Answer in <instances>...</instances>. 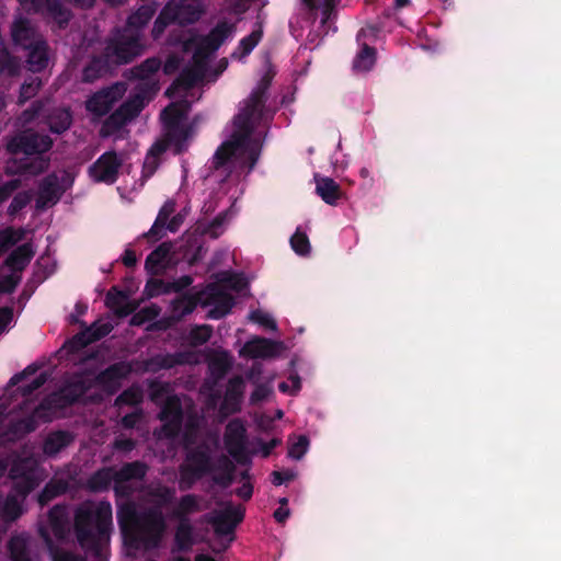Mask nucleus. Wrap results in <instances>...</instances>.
<instances>
[{"label": "nucleus", "instance_id": "obj_1", "mask_svg": "<svg viewBox=\"0 0 561 561\" xmlns=\"http://www.w3.org/2000/svg\"><path fill=\"white\" fill-rule=\"evenodd\" d=\"M236 32L234 23L219 22L207 35L197 36L191 32L181 41L183 60L187 59L178 80L167 91L172 103L162 114L164 139L157 141L147 153L144 161V176L153 174L159 164V154L167 149L174 153L183 151L193 137V126L187 121L190 105L199 99L197 84L203 81H213L218 72L213 73L210 61L219 47Z\"/></svg>", "mask_w": 561, "mask_h": 561}, {"label": "nucleus", "instance_id": "obj_2", "mask_svg": "<svg viewBox=\"0 0 561 561\" xmlns=\"http://www.w3.org/2000/svg\"><path fill=\"white\" fill-rule=\"evenodd\" d=\"M267 84L268 80L264 79L251 93L236 116L228 139L215 154L216 173L214 176L219 179L225 175L219 191L227 197L229 208L207 225L198 222L196 230H201L202 233L209 234L211 238L219 237L236 216L234 203L242 194L241 180L251 172L259 159L264 125L272 116L264 105Z\"/></svg>", "mask_w": 561, "mask_h": 561}, {"label": "nucleus", "instance_id": "obj_3", "mask_svg": "<svg viewBox=\"0 0 561 561\" xmlns=\"http://www.w3.org/2000/svg\"><path fill=\"white\" fill-rule=\"evenodd\" d=\"M83 366L87 369L84 374L76 376L60 392L54 393L38 407L35 408L31 402H25L21 407V413L32 411L30 416L18 420L13 413L4 415L0 412V444L33 431L39 422H48L61 416L62 409L81 397L94 400L112 394L131 370L128 364L119 363L98 374L101 364L95 355L87 357Z\"/></svg>", "mask_w": 561, "mask_h": 561}, {"label": "nucleus", "instance_id": "obj_4", "mask_svg": "<svg viewBox=\"0 0 561 561\" xmlns=\"http://www.w3.org/2000/svg\"><path fill=\"white\" fill-rule=\"evenodd\" d=\"M190 408L188 399L168 397L160 413L163 422L160 435L176 438L181 432V440L186 449V459L180 477L182 489L190 488L203 474L210 471V445L218 447L217 435H209L203 431L204 419L193 416L188 411L183 413L182 409Z\"/></svg>", "mask_w": 561, "mask_h": 561}, {"label": "nucleus", "instance_id": "obj_5", "mask_svg": "<svg viewBox=\"0 0 561 561\" xmlns=\"http://www.w3.org/2000/svg\"><path fill=\"white\" fill-rule=\"evenodd\" d=\"M156 12L152 5H144L128 19L127 26L110 42L106 47V62L101 59L93 60L83 70V79L92 81L107 70V64H126L140 55L144 45L140 41L139 30L145 26Z\"/></svg>", "mask_w": 561, "mask_h": 561}, {"label": "nucleus", "instance_id": "obj_6", "mask_svg": "<svg viewBox=\"0 0 561 561\" xmlns=\"http://www.w3.org/2000/svg\"><path fill=\"white\" fill-rule=\"evenodd\" d=\"M248 293V282L239 274L230 272L221 273L217 283L207 287L199 294H185L173 302L174 316L180 318L192 312L197 305L213 306L209 317L218 319L227 314L233 306L236 296H243Z\"/></svg>", "mask_w": 561, "mask_h": 561}, {"label": "nucleus", "instance_id": "obj_7", "mask_svg": "<svg viewBox=\"0 0 561 561\" xmlns=\"http://www.w3.org/2000/svg\"><path fill=\"white\" fill-rule=\"evenodd\" d=\"M160 66L159 59L149 58L141 66L133 70L134 77L139 81L137 87L139 91L106 119L101 129L103 137H124L126 131L125 125L139 114L146 102L158 91L156 75Z\"/></svg>", "mask_w": 561, "mask_h": 561}, {"label": "nucleus", "instance_id": "obj_8", "mask_svg": "<svg viewBox=\"0 0 561 561\" xmlns=\"http://www.w3.org/2000/svg\"><path fill=\"white\" fill-rule=\"evenodd\" d=\"M118 519L124 543L130 549H152L159 546L167 529L159 508L137 514L130 506L119 510Z\"/></svg>", "mask_w": 561, "mask_h": 561}, {"label": "nucleus", "instance_id": "obj_9", "mask_svg": "<svg viewBox=\"0 0 561 561\" xmlns=\"http://www.w3.org/2000/svg\"><path fill=\"white\" fill-rule=\"evenodd\" d=\"M51 147L47 136L24 133L14 137L8 145L12 158L7 163V171L13 174L36 175L48 168V160L43 153Z\"/></svg>", "mask_w": 561, "mask_h": 561}, {"label": "nucleus", "instance_id": "obj_10", "mask_svg": "<svg viewBox=\"0 0 561 561\" xmlns=\"http://www.w3.org/2000/svg\"><path fill=\"white\" fill-rule=\"evenodd\" d=\"M111 519L110 503H83L76 514L77 536L82 548L100 553L107 538Z\"/></svg>", "mask_w": 561, "mask_h": 561}, {"label": "nucleus", "instance_id": "obj_11", "mask_svg": "<svg viewBox=\"0 0 561 561\" xmlns=\"http://www.w3.org/2000/svg\"><path fill=\"white\" fill-rule=\"evenodd\" d=\"M10 477L14 482V491L5 501L0 500V520L5 524L22 514L24 497L43 480V471L35 458H25L14 463ZM1 531L2 528L0 527Z\"/></svg>", "mask_w": 561, "mask_h": 561}, {"label": "nucleus", "instance_id": "obj_12", "mask_svg": "<svg viewBox=\"0 0 561 561\" xmlns=\"http://www.w3.org/2000/svg\"><path fill=\"white\" fill-rule=\"evenodd\" d=\"M204 12L202 0H171L154 22L152 34L158 38L169 24L183 26L197 21Z\"/></svg>", "mask_w": 561, "mask_h": 561}, {"label": "nucleus", "instance_id": "obj_13", "mask_svg": "<svg viewBox=\"0 0 561 561\" xmlns=\"http://www.w3.org/2000/svg\"><path fill=\"white\" fill-rule=\"evenodd\" d=\"M12 38L16 45L30 49L27 67L32 72L44 69L47 65L46 46L39 39L35 30L27 20L19 18L12 27Z\"/></svg>", "mask_w": 561, "mask_h": 561}, {"label": "nucleus", "instance_id": "obj_14", "mask_svg": "<svg viewBox=\"0 0 561 561\" xmlns=\"http://www.w3.org/2000/svg\"><path fill=\"white\" fill-rule=\"evenodd\" d=\"M146 473V467L140 462L128 463L119 471L111 469L99 471L90 481L93 490L106 488L114 481L116 492L127 493Z\"/></svg>", "mask_w": 561, "mask_h": 561}, {"label": "nucleus", "instance_id": "obj_15", "mask_svg": "<svg viewBox=\"0 0 561 561\" xmlns=\"http://www.w3.org/2000/svg\"><path fill=\"white\" fill-rule=\"evenodd\" d=\"M68 530L69 522L66 508L62 506H55L49 512L47 525L41 528L42 536L49 546L53 561H85L83 558L73 556L64 549L54 551L51 537L57 540H64Z\"/></svg>", "mask_w": 561, "mask_h": 561}, {"label": "nucleus", "instance_id": "obj_16", "mask_svg": "<svg viewBox=\"0 0 561 561\" xmlns=\"http://www.w3.org/2000/svg\"><path fill=\"white\" fill-rule=\"evenodd\" d=\"M73 174L61 171L46 176L39 184L36 195V208L45 209L55 205L61 194L72 185Z\"/></svg>", "mask_w": 561, "mask_h": 561}, {"label": "nucleus", "instance_id": "obj_17", "mask_svg": "<svg viewBox=\"0 0 561 561\" xmlns=\"http://www.w3.org/2000/svg\"><path fill=\"white\" fill-rule=\"evenodd\" d=\"M195 248H199L196 241L194 244L185 248L183 254L180 256L172 244L162 243L148 255L146 268L150 274L158 275L165 268L176 264L181 259L191 261L194 257V255H191V252Z\"/></svg>", "mask_w": 561, "mask_h": 561}, {"label": "nucleus", "instance_id": "obj_18", "mask_svg": "<svg viewBox=\"0 0 561 561\" xmlns=\"http://www.w3.org/2000/svg\"><path fill=\"white\" fill-rule=\"evenodd\" d=\"M26 10L42 12L56 21L60 26L68 22L70 13L66 8L69 2H76L82 8L91 7L94 0H19Z\"/></svg>", "mask_w": 561, "mask_h": 561}, {"label": "nucleus", "instance_id": "obj_19", "mask_svg": "<svg viewBox=\"0 0 561 561\" xmlns=\"http://www.w3.org/2000/svg\"><path fill=\"white\" fill-rule=\"evenodd\" d=\"M244 508L241 505L225 503L214 513L211 523L218 536H228L233 533L236 526L243 519Z\"/></svg>", "mask_w": 561, "mask_h": 561}, {"label": "nucleus", "instance_id": "obj_20", "mask_svg": "<svg viewBox=\"0 0 561 561\" xmlns=\"http://www.w3.org/2000/svg\"><path fill=\"white\" fill-rule=\"evenodd\" d=\"M126 87L124 83H115L93 94L87 101V110L94 116L106 114L110 108L125 94Z\"/></svg>", "mask_w": 561, "mask_h": 561}, {"label": "nucleus", "instance_id": "obj_21", "mask_svg": "<svg viewBox=\"0 0 561 561\" xmlns=\"http://www.w3.org/2000/svg\"><path fill=\"white\" fill-rule=\"evenodd\" d=\"M225 445L228 453L237 461H242L248 458L245 427L239 420H233L227 425Z\"/></svg>", "mask_w": 561, "mask_h": 561}, {"label": "nucleus", "instance_id": "obj_22", "mask_svg": "<svg viewBox=\"0 0 561 561\" xmlns=\"http://www.w3.org/2000/svg\"><path fill=\"white\" fill-rule=\"evenodd\" d=\"M121 160L115 152L103 153L89 169L91 179L106 184L114 183L117 178Z\"/></svg>", "mask_w": 561, "mask_h": 561}, {"label": "nucleus", "instance_id": "obj_23", "mask_svg": "<svg viewBox=\"0 0 561 561\" xmlns=\"http://www.w3.org/2000/svg\"><path fill=\"white\" fill-rule=\"evenodd\" d=\"M113 328L114 325L110 320L100 319L95 321L91 328L73 336V339L65 345V350L69 353H78L89 343L108 334Z\"/></svg>", "mask_w": 561, "mask_h": 561}, {"label": "nucleus", "instance_id": "obj_24", "mask_svg": "<svg viewBox=\"0 0 561 561\" xmlns=\"http://www.w3.org/2000/svg\"><path fill=\"white\" fill-rule=\"evenodd\" d=\"M285 351L283 342L270 341L263 337H253L239 351L240 355L249 358H271Z\"/></svg>", "mask_w": 561, "mask_h": 561}, {"label": "nucleus", "instance_id": "obj_25", "mask_svg": "<svg viewBox=\"0 0 561 561\" xmlns=\"http://www.w3.org/2000/svg\"><path fill=\"white\" fill-rule=\"evenodd\" d=\"M174 203L167 202L161 208L153 226L147 233L149 238L159 239L161 238V231L167 229L171 232H175L184 221L186 216V211H182L170 218V216L174 213Z\"/></svg>", "mask_w": 561, "mask_h": 561}, {"label": "nucleus", "instance_id": "obj_26", "mask_svg": "<svg viewBox=\"0 0 561 561\" xmlns=\"http://www.w3.org/2000/svg\"><path fill=\"white\" fill-rule=\"evenodd\" d=\"M373 27H364L357 34L359 50L353 60V70L357 73H364L373 69L376 62V50L369 47L365 38L374 36Z\"/></svg>", "mask_w": 561, "mask_h": 561}, {"label": "nucleus", "instance_id": "obj_27", "mask_svg": "<svg viewBox=\"0 0 561 561\" xmlns=\"http://www.w3.org/2000/svg\"><path fill=\"white\" fill-rule=\"evenodd\" d=\"M33 255L32 249L28 244H23L15 249L7 260V266L12 271L8 283L0 280V288L2 290L10 291L15 287L19 280L16 274L18 271L22 270L31 260Z\"/></svg>", "mask_w": 561, "mask_h": 561}, {"label": "nucleus", "instance_id": "obj_28", "mask_svg": "<svg viewBox=\"0 0 561 561\" xmlns=\"http://www.w3.org/2000/svg\"><path fill=\"white\" fill-rule=\"evenodd\" d=\"M243 390L244 382L241 378L238 377L229 381L224 402L220 408V413L224 417L239 410Z\"/></svg>", "mask_w": 561, "mask_h": 561}, {"label": "nucleus", "instance_id": "obj_29", "mask_svg": "<svg viewBox=\"0 0 561 561\" xmlns=\"http://www.w3.org/2000/svg\"><path fill=\"white\" fill-rule=\"evenodd\" d=\"M256 373H261L260 365H255L249 374V379H251L254 385V389L250 397V402L252 404H256L270 399V397L274 392V376H270L265 381H261L259 378L255 377Z\"/></svg>", "mask_w": 561, "mask_h": 561}, {"label": "nucleus", "instance_id": "obj_30", "mask_svg": "<svg viewBox=\"0 0 561 561\" xmlns=\"http://www.w3.org/2000/svg\"><path fill=\"white\" fill-rule=\"evenodd\" d=\"M191 283H192V278L190 276H183L172 284H164L162 280H159V279H150L146 284L145 295L148 298H151V297L158 296L160 294L169 293L171 290L179 291V290L190 286Z\"/></svg>", "mask_w": 561, "mask_h": 561}, {"label": "nucleus", "instance_id": "obj_31", "mask_svg": "<svg viewBox=\"0 0 561 561\" xmlns=\"http://www.w3.org/2000/svg\"><path fill=\"white\" fill-rule=\"evenodd\" d=\"M106 306L119 317L129 314L136 308L128 295L116 288H112L107 293Z\"/></svg>", "mask_w": 561, "mask_h": 561}, {"label": "nucleus", "instance_id": "obj_32", "mask_svg": "<svg viewBox=\"0 0 561 561\" xmlns=\"http://www.w3.org/2000/svg\"><path fill=\"white\" fill-rule=\"evenodd\" d=\"M316 190L318 195L329 205H334L341 197V190L339 184L324 176H314Z\"/></svg>", "mask_w": 561, "mask_h": 561}, {"label": "nucleus", "instance_id": "obj_33", "mask_svg": "<svg viewBox=\"0 0 561 561\" xmlns=\"http://www.w3.org/2000/svg\"><path fill=\"white\" fill-rule=\"evenodd\" d=\"M262 25L256 23L251 34L240 41L238 47L232 53L231 58L240 61L243 60L259 44L262 38Z\"/></svg>", "mask_w": 561, "mask_h": 561}, {"label": "nucleus", "instance_id": "obj_34", "mask_svg": "<svg viewBox=\"0 0 561 561\" xmlns=\"http://www.w3.org/2000/svg\"><path fill=\"white\" fill-rule=\"evenodd\" d=\"M9 550L13 561H35L31 556V546L25 535L13 536L9 543Z\"/></svg>", "mask_w": 561, "mask_h": 561}, {"label": "nucleus", "instance_id": "obj_35", "mask_svg": "<svg viewBox=\"0 0 561 561\" xmlns=\"http://www.w3.org/2000/svg\"><path fill=\"white\" fill-rule=\"evenodd\" d=\"M195 543L193 529L187 520H181L175 533V546L178 550H187Z\"/></svg>", "mask_w": 561, "mask_h": 561}, {"label": "nucleus", "instance_id": "obj_36", "mask_svg": "<svg viewBox=\"0 0 561 561\" xmlns=\"http://www.w3.org/2000/svg\"><path fill=\"white\" fill-rule=\"evenodd\" d=\"M71 436L66 432H56L47 437L44 444V453L55 455L71 442Z\"/></svg>", "mask_w": 561, "mask_h": 561}, {"label": "nucleus", "instance_id": "obj_37", "mask_svg": "<svg viewBox=\"0 0 561 561\" xmlns=\"http://www.w3.org/2000/svg\"><path fill=\"white\" fill-rule=\"evenodd\" d=\"M288 445V456L293 459L299 460L309 449V439L305 435L290 436Z\"/></svg>", "mask_w": 561, "mask_h": 561}, {"label": "nucleus", "instance_id": "obj_38", "mask_svg": "<svg viewBox=\"0 0 561 561\" xmlns=\"http://www.w3.org/2000/svg\"><path fill=\"white\" fill-rule=\"evenodd\" d=\"M71 123V115L69 111L62 108L56 111L50 117H49V127L53 133H62L64 130L68 129Z\"/></svg>", "mask_w": 561, "mask_h": 561}, {"label": "nucleus", "instance_id": "obj_39", "mask_svg": "<svg viewBox=\"0 0 561 561\" xmlns=\"http://www.w3.org/2000/svg\"><path fill=\"white\" fill-rule=\"evenodd\" d=\"M291 249L298 255H307L310 252V242L307 232L301 228H297L296 232L290 239Z\"/></svg>", "mask_w": 561, "mask_h": 561}, {"label": "nucleus", "instance_id": "obj_40", "mask_svg": "<svg viewBox=\"0 0 561 561\" xmlns=\"http://www.w3.org/2000/svg\"><path fill=\"white\" fill-rule=\"evenodd\" d=\"M24 231L21 229L7 228L0 230V254L9 247L23 239Z\"/></svg>", "mask_w": 561, "mask_h": 561}, {"label": "nucleus", "instance_id": "obj_41", "mask_svg": "<svg viewBox=\"0 0 561 561\" xmlns=\"http://www.w3.org/2000/svg\"><path fill=\"white\" fill-rule=\"evenodd\" d=\"M250 320L259 325L275 331L277 329L276 322L273 317L263 310H255L250 313Z\"/></svg>", "mask_w": 561, "mask_h": 561}, {"label": "nucleus", "instance_id": "obj_42", "mask_svg": "<svg viewBox=\"0 0 561 561\" xmlns=\"http://www.w3.org/2000/svg\"><path fill=\"white\" fill-rule=\"evenodd\" d=\"M211 335V329L208 325H198L190 332V343L193 345H201L208 341Z\"/></svg>", "mask_w": 561, "mask_h": 561}, {"label": "nucleus", "instance_id": "obj_43", "mask_svg": "<svg viewBox=\"0 0 561 561\" xmlns=\"http://www.w3.org/2000/svg\"><path fill=\"white\" fill-rule=\"evenodd\" d=\"M19 69V62L9 57L3 48V43L0 41V72L7 71L8 75H15Z\"/></svg>", "mask_w": 561, "mask_h": 561}, {"label": "nucleus", "instance_id": "obj_44", "mask_svg": "<svg viewBox=\"0 0 561 561\" xmlns=\"http://www.w3.org/2000/svg\"><path fill=\"white\" fill-rule=\"evenodd\" d=\"M199 510V503L196 496L186 495L184 496L179 505L178 511L174 513L176 517H182L185 514L195 512Z\"/></svg>", "mask_w": 561, "mask_h": 561}, {"label": "nucleus", "instance_id": "obj_45", "mask_svg": "<svg viewBox=\"0 0 561 561\" xmlns=\"http://www.w3.org/2000/svg\"><path fill=\"white\" fill-rule=\"evenodd\" d=\"M301 388V380L298 375L291 374L288 378V381L280 382L278 385V389L280 392L296 396Z\"/></svg>", "mask_w": 561, "mask_h": 561}, {"label": "nucleus", "instance_id": "obj_46", "mask_svg": "<svg viewBox=\"0 0 561 561\" xmlns=\"http://www.w3.org/2000/svg\"><path fill=\"white\" fill-rule=\"evenodd\" d=\"M231 360L226 352H220L216 354L215 358L211 359L209 367L215 373L222 375L230 366Z\"/></svg>", "mask_w": 561, "mask_h": 561}, {"label": "nucleus", "instance_id": "obj_47", "mask_svg": "<svg viewBox=\"0 0 561 561\" xmlns=\"http://www.w3.org/2000/svg\"><path fill=\"white\" fill-rule=\"evenodd\" d=\"M159 314V310L154 307H148L142 309L140 312L133 316L130 323L134 325H140L145 321L152 320Z\"/></svg>", "mask_w": 561, "mask_h": 561}, {"label": "nucleus", "instance_id": "obj_48", "mask_svg": "<svg viewBox=\"0 0 561 561\" xmlns=\"http://www.w3.org/2000/svg\"><path fill=\"white\" fill-rule=\"evenodd\" d=\"M142 398V393L141 391L139 390V388H131L129 390H126L124 393H122L118 399H117V403L118 404H137L138 402H140Z\"/></svg>", "mask_w": 561, "mask_h": 561}, {"label": "nucleus", "instance_id": "obj_49", "mask_svg": "<svg viewBox=\"0 0 561 561\" xmlns=\"http://www.w3.org/2000/svg\"><path fill=\"white\" fill-rule=\"evenodd\" d=\"M280 444V439L274 438L270 440L268 443H264L261 439H257L255 442V445L257 448H253L250 453L251 454H261L263 457H267L271 451Z\"/></svg>", "mask_w": 561, "mask_h": 561}, {"label": "nucleus", "instance_id": "obj_50", "mask_svg": "<svg viewBox=\"0 0 561 561\" xmlns=\"http://www.w3.org/2000/svg\"><path fill=\"white\" fill-rule=\"evenodd\" d=\"M39 84H41V82L36 78L32 79L31 81L24 82L21 88V94H20L21 101L24 102V101L31 99L33 95H35L36 91L39 88Z\"/></svg>", "mask_w": 561, "mask_h": 561}, {"label": "nucleus", "instance_id": "obj_51", "mask_svg": "<svg viewBox=\"0 0 561 561\" xmlns=\"http://www.w3.org/2000/svg\"><path fill=\"white\" fill-rule=\"evenodd\" d=\"M31 201V195L28 193H20L16 196H14L13 201L11 202L9 206V213L11 215L16 214L19 210H21L23 207H25Z\"/></svg>", "mask_w": 561, "mask_h": 561}, {"label": "nucleus", "instance_id": "obj_52", "mask_svg": "<svg viewBox=\"0 0 561 561\" xmlns=\"http://www.w3.org/2000/svg\"><path fill=\"white\" fill-rule=\"evenodd\" d=\"M173 491H170L169 489H158L157 492L152 495V502L160 507L168 503L173 497Z\"/></svg>", "mask_w": 561, "mask_h": 561}, {"label": "nucleus", "instance_id": "obj_53", "mask_svg": "<svg viewBox=\"0 0 561 561\" xmlns=\"http://www.w3.org/2000/svg\"><path fill=\"white\" fill-rule=\"evenodd\" d=\"M13 321L12 310L9 308L0 309V334L4 332Z\"/></svg>", "mask_w": 561, "mask_h": 561}, {"label": "nucleus", "instance_id": "obj_54", "mask_svg": "<svg viewBox=\"0 0 561 561\" xmlns=\"http://www.w3.org/2000/svg\"><path fill=\"white\" fill-rule=\"evenodd\" d=\"M335 0H304V2L310 9H321L323 12H328L331 8H333Z\"/></svg>", "mask_w": 561, "mask_h": 561}, {"label": "nucleus", "instance_id": "obj_55", "mask_svg": "<svg viewBox=\"0 0 561 561\" xmlns=\"http://www.w3.org/2000/svg\"><path fill=\"white\" fill-rule=\"evenodd\" d=\"M20 186V180H12L0 187V204Z\"/></svg>", "mask_w": 561, "mask_h": 561}, {"label": "nucleus", "instance_id": "obj_56", "mask_svg": "<svg viewBox=\"0 0 561 561\" xmlns=\"http://www.w3.org/2000/svg\"><path fill=\"white\" fill-rule=\"evenodd\" d=\"M295 478V473L293 471H286V472H278L274 471L272 473V482L275 485H280L282 483L286 481H290Z\"/></svg>", "mask_w": 561, "mask_h": 561}, {"label": "nucleus", "instance_id": "obj_57", "mask_svg": "<svg viewBox=\"0 0 561 561\" xmlns=\"http://www.w3.org/2000/svg\"><path fill=\"white\" fill-rule=\"evenodd\" d=\"M180 68H181L180 60L175 56H171V57H169V59L164 64L163 72L165 75H170V73H173L175 70H178Z\"/></svg>", "mask_w": 561, "mask_h": 561}, {"label": "nucleus", "instance_id": "obj_58", "mask_svg": "<svg viewBox=\"0 0 561 561\" xmlns=\"http://www.w3.org/2000/svg\"><path fill=\"white\" fill-rule=\"evenodd\" d=\"M244 479H245V481L243 482L242 486L237 490V494L240 497L248 500L252 495L253 488H252V484L250 483L249 479L248 478H244Z\"/></svg>", "mask_w": 561, "mask_h": 561}, {"label": "nucleus", "instance_id": "obj_59", "mask_svg": "<svg viewBox=\"0 0 561 561\" xmlns=\"http://www.w3.org/2000/svg\"><path fill=\"white\" fill-rule=\"evenodd\" d=\"M122 261L126 266H134L137 262L136 253L130 248H127L122 256Z\"/></svg>", "mask_w": 561, "mask_h": 561}, {"label": "nucleus", "instance_id": "obj_60", "mask_svg": "<svg viewBox=\"0 0 561 561\" xmlns=\"http://www.w3.org/2000/svg\"><path fill=\"white\" fill-rule=\"evenodd\" d=\"M45 382V377L43 374L34 377L30 383L26 385L25 390L26 392H32L33 390L39 388Z\"/></svg>", "mask_w": 561, "mask_h": 561}, {"label": "nucleus", "instance_id": "obj_61", "mask_svg": "<svg viewBox=\"0 0 561 561\" xmlns=\"http://www.w3.org/2000/svg\"><path fill=\"white\" fill-rule=\"evenodd\" d=\"M289 514L288 507L280 506L274 512V517L278 523H284L289 517Z\"/></svg>", "mask_w": 561, "mask_h": 561}, {"label": "nucleus", "instance_id": "obj_62", "mask_svg": "<svg viewBox=\"0 0 561 561\" xmlns=\"http://www.w3.org/2000/svg\"><path fill=\"white\" fill-rule=\"evenodd\" d=\"M139 419H140V415L137 414V413H134V414H130V415H126L123 419V425L125 427H133V426H135L137 424Z\"/></svg>", "mask_w": 561, "mask_h": 561}, {"label": "nucleus", "instance_id": "obj_63", "mask_svg": "<svg viewBox=\"0 0 561 561\" xmlns=\"http://www.w3.org/2000/svg\"><path fill=\"white\" fill-rule=\"evenodd\" d=\"M115 445L122 450H130L134 446L133 442L129 439H118Z\"/></svg>", "mask_w": 561, "mask_h": 561}, {"label": "nucleus", "instance_id": "obj_64", "mask_svg": "<svg viewBox=\"0 0 561 561\" xmlns=\"http://www.w3.org/2000/svg\"><path fill=\"white\" fill-rule=\"evenodd\" d=\"M179 362L181 363H187V364H195L199 362V358L197 355L191 354L186 356H182Z\"/></svg>", "mask_w": 561, "mask_h": 561}]
</instances>
